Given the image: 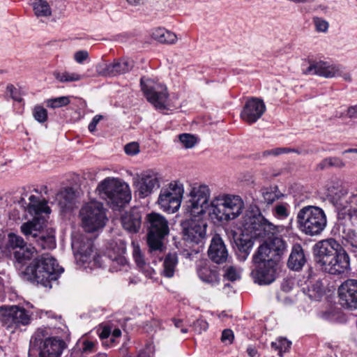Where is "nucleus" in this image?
<instances>
[{
	"mask_svg": "<svg viewBox=\"0 0 357 357\" xmlns=\"http://www.w3.org/2000/svg\"><path fill=\"white\" fill-rule=\"evenodd\" d=\"M313 254L316 264L326 273L340 275L349 269V255L333 238L317 242L313 247Z\"/></svg>",
	"mask_w": 357,
	"mask_h": 357,
	"instance_id": "f257e3e1",
	"label": "nucleus"
},
{
	"mask_svg": "<svg viewBox=\"0 0 357 357\" xmlns=\"http://www.w3.org/2000/svg\"><path fill=\"white\" fill-rule=\"evenodd\" d=\"M63 271L54 257L45 255L35 259L22 273L26 280L50 289L52 282L56 281Z\"/></svg>",
	"mask_w": 357,
	"mask_h": 357,
	"instance_id": "f03ea898",
	"label": "nucleus"
},
{
	"mask_svg": "<svg viewBox=\"0 0 357 357\" xmlns=\"http://www.w3.org/2000/svg\"><path fill=\"white\" fill-rule=\"evenodd\" d=\"M96 191L114 209L123 206L131 199L129 185L114 177L105 178L98 183Z\"/></svg>",
	"mask_w": 357,
	"mask_h": 357,
	"instance_id": "7ed1b4c3",
	"label": "nucleus"
},
{
	"mask_svg": "<svg viewBox=\"0 0 357 357\" xmlns=\"http://www.w3.org/2000/svg\"><path fill=\"white\" fill-rule=\"evenodd\" d=\"M96 191L114 209L123 206L131 199L129 185L114 177L105 178L98 183Z\"/></svg>",
	"mask_w": 357,
	"mask_h": 357,
	"instance_id": "20e7f679",
	"label": "nucleus"
},
{
	"mask_svg": "<svg viewBox=\"0 0 357 357\" xmlns=\"http://www.w3.org/2000/svg\"><path fill=\"white\" fill-rule=\"evenodd\" d=\"M331 202L337 211L338 220H349L357 224V190H350L347 185L329 190Z\"/></svg>",
	"mask_w": 357,
	"mask_h": 357,
	"instance_id": "39448f33",
	"label": "nucleus"
},
{
	"mask_svg": "<svg viewBox=\"0 0 357 357\" xmlns=\"http://www.w3.org/2000/svg\"><path fill=\"white\" fill-rule=\"evenodd\" d=\"M243 209L244 202L241 197L222 194L211 200L210 214L218 221H229L238 218Z\"/></svg>",
	"mask_w": 357,
	"mask_h": 357,
	"instance_id": "423d86ee",
	"label": "nucleus"
},
{
	"mask_svg": "<svg viewBox=\"0 0 357 357\" xmlns=\"http://www.w3.org/2000/svg\"><path fill=\"white\" fill-rule=\"evenodd\" d=\"M326 223L325 212L318 206H304L298 211L296 215L298 229L310 236L320 234L325 229Z\"/></svg>",
	"mask_w": 357,
	"mask_h": 357,
	"instance_id": "0eeeda50",
	"label": "nucleus"
},
{
	"mask_svg": "<svg viewBox=\"0 0 357 357\" xmlns=\"http://www.w3.org/2000/svg\"><path fill=\"white\" fill-rule=\"evenodd\" d=\"M147 243L151 252L162 251L163 239L169 234V229L166 218L158 213H151L146 216Z\"/></svg>",
	"mask_w": 357,
	"mask_h": 357,
	"instance_id": "6e6552de",
	"label": "nucleus"
},
{
	"mask_svg": "<svg viewBox=\"0 0 357 357\" xmlns=\"http://www.w3.org/2000/svg\"><path fill=\"white\" fill-rule=\"evenodd\" d=\"M242 227L251 237L261 238H270L282 229L281 226L275 225L261 214L257 215L252 212H248L243 216Z\"/></svg>",
	"mask_w": 357,
	"mask_h": 357,
	"instance_id": "1a4fd4ad",
	"label": "nucleus"
},
{
	"mask_svg": "<svg viewBox=\"0 0 357 357\" xmlns=\"http://www.w3.org/2000/svg\"><path fill=\"white\" fill-rule=\"evenodd\" d=\"M43 225L40 220L33 219L21 226V231L29 241L35 242L41 249L52 250L56 246L54 230H42Z\"/></svg>",
	"mask_w": 357,
	"mask_h": 357,
	"instance_id": "9d476101",
	"label": "nucleus"
},
{
	"mask_svg": "<svg viewBox=\"0 0 357 357\" xmlns=\"http://www.w3.org/2000/svg\"><path fill=\"white\" fill-rule=\"evenodd\" d=\"M211 190L207 185L202 184L193 186L188 197L185 207V213L188 216L201 217L206 213L209 206Z\"/></svg>",
	"mask_w": 357,
	"mask_h": 357,
	"instance_id": "9b49d317",
	"label": "nucleus"
},
{
	"mask_svg": "<svg viewBox=\"0 0 357 357\" xmlns=\"http://www.w3.org/2000/svg\"><path fill=\"white\" fill-rule=\"evenodd\" d=\"M79 216L82 227L89 233L102 228L107 221L103 205L97 201L84 204L79 211Z\"/></svg>",
	"mask_w": 357,
	"mask_h": 357,
	"instance_id": "f8f14e48",
	"label": "nucleus"
},
{
	"mask_svg": "<svg viewBox=\"0 0 357 357\" xmlns=\"http://www.w3.org/2000/svg\"><path fill=\"white\" fill-rule=\"evenodd\" d=\"M142 90L147 100L158 110L167 109L169 94L164 84L151 79L141 78Z\"/></svg>",
	"mask_w": 357,
	"mask_h": 357,
	"instance_id": "ddd939ff",
	"label": "nucleus"
},
{
	"mask_svg": "<svg viewBox=\"0 0 357 357\" xmlns=\"http://www.w3.org/2000/svg\"><path fill=\"white\" fill-rule=\"evenodd\" d=\"M93 241L87 235L77 234L73 236L72 248L77 262L82 265L93 262L101 266L100 256L93 254Z\"/></svg>",
	"mask_w": 357,
	"mask_h": 357,
	"instance_id": "4468645a",
	"label": "nucleus"
},
{
	"mask_svg": "<svg viewBox=\"0 0 357 357\" xmlns=\"http://www.w3.org/2000/svg\"><path fill=\"white\" fill-rule=\"evenodd\" d=\"M184 189L182 184L172 182L161 189L158 202L160 208L169 213L176 212L181 206Z\"/></svg>",
	"mask_w": 357,
	"mask_h": 357,
	"instance_id": "2eb2a0df",
	"label": "nucleus"
},
{
	"mask_svg": "<svg viewBox=\"0 0 357 357\" xmlns=\"http://www.w3.org/2000/svg\"><path fill=\"white\" fill-rule=\"evenodd\" d=\"M305 75H316L325 78L341 77L345 81L351 82V74L344 67L338 64H332L324 61H310L309 66L303 70Z\"/></svg>",
	"mask_w": 357,
	"mask_h": 357,
	"instance_id": "dca6fc26",
	"label": "nucleus"
},
{
	"mask_svg": "<svg viewBox=\"0 0 357 357\" xmlns=\"http://www.w3.org/2000/svg\"><path fill=\"white\" fill-rule=\"evenodd\" d=\"M188 217L181 222L184 239L190 243H202L206 236V220L203 219V216Z\"/></svg>",
	"mask_w": 357,
	"mask_h": 357,
	"instance_id": "f3484780",
	"label": "nucleus"
},
{
	"mask_svg": "<svg viewBox=\"0 0 357 357\" xmlns=\"http://www.w3.org/2000/svg\"><path fill=\"white\" fill-rule=\"evenodd\" d=\"M1 321L3 325L11 332L21 326H26L31 322V315L23 307L12 305L2 309Z\"/></svg>",
	"mask_w": 357,
	"mask_h": 357,
	"instance_id": "a211bd4d",
	"label": "nucleus"
},
{
	"mask_svg": "<svg viewBox=\"0 0 357 357\" xmlns=\"http://www.w3.org/2000/svg\"><path fill=\"white\" fill-rule=\"evenodd\" d=\"M126 248L123 240L118 238L112 240L107 247L106 256L110 261L109 270L112 272H117L126 269L128 262L124 257Z\"/></svg>",
	"mask_w": 357,
	"mask_h": 357,
	"instance_id": "6ab92c4d",
	"label": "nucleus"
},
{
	"mask_svg": "<svg viewBox=\"0 0 357 357\" xmlns=\"http://www.w3.org/2000/svg\"><path fill=\"white\" fill-rule=\"evenodd\" d=\"M133 187L140 198H145L160 187V176L153 170L143 172L134 178Z\"/></svg>",
	"mask_w": 357,
	"mask_h": 357,
	"instance_id": "aec40b11",
	"label": "nucleus"
},
{
	"mask_svg": "<svg viewBox=\"0 0 357 357\" xmlns=\"http://www.w3.org/2000/svg\"><path fill=\"white\" fill-rule=\"evenodd\" d=\"M134 62L128 58H121L114 60L112 63L98 65L97 72L99 75L104 77H115L128 73L132 70Z\"/></svg>",
	"mask_w": 357,
	"mask_h": 357,
	"instance_id": "412c9836",
	"label": "nucleus"
},
{
	"mask_svg": "<svg viewBox=\"0 0 357 357\" xmlns=\"http://www.w3.org/2000/svg\"><path fill=\"white\" fill-rule=\"evenodd\" d=\"M338 296L342 306L357 309V280H345L338 288Z\"/></svg>",
	"mask_w": 357,
	"mask_h": 357,
	"instance_id": "4be33fe9",
	"label": "nucleus"
},
{
	"mask_svg": "<svg viewBox=\"0 0 357 357\" xmlns=\"http://www.w3.org/2000/svg\"><path fill=\"white\" fill-rule=\"evenodd\" d=\"M266 111V106L262 100L257 98L248 99L241 112V118L251 124L259 119Z\"/></svg>",
	"mask_w": 357,
	"mask_h": 357,
	"instance_id": "5701e85b",
	"label": "nucleus"
},
{
	"mask_svg": "<svg viewBox=\"0 0 357 357\" xmlns=\"http://www.w3.org/2000/svg\"><path fill=\"white\" fill-rule=\"evenodd\" d=\"M274 260H268L265 264H254L255 268L252 275L256 282L259 284H269L275 280V266Z\"/></svg>",
	"mask_w": 357,
	"mask_h": 357,
	"instance_id": "b1692460",
	"label": "nucleus"
},
{
	"mask_svg": "<svg viewBox=\"0 0 357 357\" xmlns=\"http://www.w3.org/2000/svg\"><path fill=\"white\" fill-rule=\"evenodd\" d=\"M208 255L211 260L216 264H222L227 261L229 256L228 251L219 235L215 234L212 238L208 250Z\"/></svg>",
	"mask_w": 357,
	"mask_h": 357,
	"instance_id": "393cba45",
	"label": "nucleus"
},
{
	"mask_svg": "<svg viewBox=\"0 0 357 357\" xmlns=\"http://www.w3.org/2000/svg\"><path fill=\"white\" fill-rule=\"evenodd\" d=\"M66 347L65 342L57 337L46 338L38 349L40 357H60Z\"/></svg>",
	"mask_w": 357,
	"mask_h": 357,
	"instance_id": "a878e982",
	"label": "nucleus"
},
{
	"mask_svg": "<svg viewBox=\"0 0 357 357\" xmlns=\"http://www.w3.org/2000/svg\"><path fill=\"white\" fill-rule=\"evenodd\" d=\"M141 214L137 210L126 213L121 218L123 227L131 233H137L141 226Z\"/></svg>",
	"mask_w": 357,
	"mask_h": 357,
	"instance_id": "bb28decb",
	"label": "nucleus"
},
{
	"mask_svg": "<svg viewBox=\"0 0 357 357\" xmlns=\"http://www.w3.org/2000/svg\"><path fill=\"white\" fill-rule=\"evenodd\" d=\"M305 263V257L301 245H294L288 260V266L295 271L300 270Z\"/></svg>",
	"mask_w": 357,
	"mask_h": 357,
	"instance_id": "cd10ccee",
	"label": "nucleus"
},
{
	"mask_svg": "<svg viewBox=\"0 0 357 357\" xmlns=\"http://www.w3.org/2000/svg\"><path fill=\"white\" fill-rule=\"evenodd\" d=\"M29 200V203L25 207V210L30 214L38 215L41 213H50L51 209L47 205L45 201H40L38 198L34 195H31Z\"/></svg>",
	"mask_w": 357,
	"mask_h": 357,
	"instance_id": "c85d7f7f",
	"label": "nucleus"
},
{
	"mask_svg": "<svg viewBox=\"0 0 357 357\" xmlns=\"http://www.w3.org/2000/svg\"><path fill=\"white\" fill-rule=\"evenodd\" d=\"M151 37L160 43L174 44L177 41V36L174 33L162 27L154 29L151 32Z\"/></svg>",
	"mask_w": 357,
	"mask_h": 357,
	"instance_id": "c756f323",
	"label": "nucleus"
},
{
	"mask_svg": "<svg viewBox=\"0 0 357 357\" xmlns=\"http://www.w3.org/2000/svg\"><path fill=\"white\" fill-rule=\"evenodd\" d=\"M268 260H274L277 263V259L275 258L274 255L270 251L268 246L264 243L261 245L252 256V263L254 264H265Z\"/></svg>",
	"mask_w": 357,
	"mask_h": 357,
	"instance_id": "7c9ffc66",
	"label": "nucleus"
},
{
	"mask_svg": "<svg viewBox=\"0 0 357 357\" xmlns=\"http://www.w3.org/2000/svg\"><path fill=\"white\" fill-rule=\"evenodd\" d=\"M237 247L236 255L238 259L244 261L248 258L253 246V242L250 238H238L236 240Z\"/></svg>",
	"mask_w": 357,
	"mask_h": 357,
	"instance_id": "2f4dec72",
	"label": "nucleus"
},
{
	"mask_svg": "<svg viewBox=\"0 0 357 357\" xmlns=\"http://www.w3.org/2000/svg\"><path fill=\"white\" fill-rule=\"evenodd\" d=\"M178 264V256L176 253H169L165 257L163 261V276L170 278L174 275Z\"/></svg>",
	"mask_w": 357,
	"mask_h": 357,
	"instance_id": "473e14b6",
	"label": "nucleus"
},
{
	"mask_svg": "<svg viewBox=\"0 0 357 357\" xmlns=\"http://www.w3.org/2000/svg\"><path fill=\"white\" fill-rule=\"evenodd\" d=\"M265 243L268 246L270 251L274 255L278 261L287 251V243L282 238L274 237L268 243Z\"/></svg>",
	"mask_w": 357,
	"mask_h": 357,
	"instance_id": "72a5a7b5",
	"label": "nucleus"
},
{
	"mask_svg": "<svg viewBox=\"0 0 357 357\" xmlns=\"http://www.w3.org/2000/svg\"><path fill=\"white\" fill-rule=\"evenodd\" d=\"M197 273L199 278L205 282L215 284L219 282L218 273L215 268L204 266L198 268Z\"/></svg>",
	"mask_w": 357,
	"mask_h": 357,
	"instance_id": "f704fd0d",
	"label": "nucleus"
},
{
	"mask_svg": "<svg viewBox=\"0 0 357 357\" xmlns=\"http://www.w3.org/2000/svg\"><path fill=\"white\" fill-rule=\"evenodd\" d=\"M36 255V249L31 245L20 248L14 252L15 258L20 264H25Z\"/></svg>",
	"mask_w": 357,
	"mask_h": 357,
	"instance_id": "c9c22d12",
	"label": "nucleus"
},
{
	"mask_svg": "<svg viewBox=\"0 0 357 357\" xmlns=\"http://www.w3.org/2000/svg\"><path fill=\"white\" fill-rule=\"evenodd\" d=\"M76 197L75 191L72 188H66L60 191L56 196L59 204L63 208L69 207Z\"/></svg>",
	"mask_w": 357,
	"mask_h": 357,
	"instance_id": "e433bc0d",
	"label": "nucleus"
},
{
	"mask_svg": "<svg viewBox=\"0 0 357 357\" xmlns=\"http://www.w3.org/2000/svg\"><path fill=\"white\" fill-rule=\"evenodd\" d=\"M46 338H50L49 337V332L46 328H38L30 340V347L34 349H38L43 345V342Z\"/></svg>",
	"mask_w": 357,
	"mask_h": 357,
	"instance_id": "4c0bfd02",
	"label": "nucleus"
},
{
	"mask_svg": "<svg viewBox=\"0 0 357 357\" xmlns=\"http://www.w3.org/2000/svg\"><path fill=\"white\" fill-rule=\"evenodd\" d=\"M33 9L37 17H49L52 15V8L45 0H36L33 3Z\"/></svg>",
	"mask_w": 357,
	"mask_h": 357,
	"instance_id": "58836bf2",
	"label": "nucleus"
},
{
	"mask_svg": "<svg viewBox=\"0 0 357 357\" xmlns=\"http://www.w3.org/2000/svg\"><path fill=\"white\" fill-rule=\"evenodd\" d=\"M341 237L344 246H351L352 248L357 249V232L354 230L343 227Z\"/></svg>",
	"mask_w": 357,
	"mask_h": 357,
	"instance_id": "ea45409f",
	"label": "nucleus"
},
{
	"mask_svg": "<svg viewBox=\"0 0 357 357\" xmlns=\"http://www.w3.org/2000/svg\"><path fill=\"white\" fill-rule=\"evenodd\" d=\"M289 205L287 203H280L272 208L273 215L278 220H284L289 215Z\"/></svg>",
	"mask_w": 357,
	"mask_h": 357,
	"instance_id": "a19ab883",
	"label": "nucleus"
},
{
	"mask_svg": "<svg viewBox=\"0 0 357 357\" xmlns=\"http://www.w3.org/2000/svg\"><path fill=\"white\" fill-rule=\"evenodd\" d=\"M344 166L345 164L342 159L337 157H328L321 160V162L318 164L317 168L319 169H324L330 167L342 168Z\"/></svg>",
	"mask_w": 357,
	"mask_h": 357,
	"instance_id": "79ce46f5",
	"label": "nucleus"
},
{
	"mask_svg": "<svg viewBox=\"0 0 357 357\" xmlns=\"http://www.w3.org/2000/svg\"><path fill=\"white\" fill-rule=\"evenodd\" d=\"M291 344V342L286 338L280 337L271 343V347L278 351L279 356L282 357L284 353L289 351Z\"/></svg>",
	"mask_w": 357,
	"mask_h": 357,
	"instance_id": "37998d69",
	"label": "nucleus"
},
{
	"mask_svg": "<svg viewBox=\"0 0 357 357\" xmlns=\"http://www.w3.org/2000/svg\"><path fill=\"white\" fill-rule=\"evenodd\" d=\"M55 78L60 82H77L82 79V76L75 73L63 72L54 73Z\"/></svg>",
	"mask_w": 357,
	"mask_h": 357,
	"instance_id": "c03bdc74",
	"label": "nucleus"
},
{
	"mask_svg": "<svg viewBox=\"0 0 357 357\" xmlns=\"http://www.w3.org/2000/svg\"><path fill=\"white\" fill-rule=\"evenodd\" d=\"M133 256L137 266L143 269V271H144L146 276L151 278L154 273V270L149 266H146L139 250H135Z\"/></svg>",
	"mask_w": 357,
	"mask_h": 357,
	"instance_id": "a18cd8bd",
	"label": "nucleus"
},
{
	"mask_svg": "<svg viewBox=\"0 0 357 357\" xmlns=\"http://www.w3.org/2000/svg\"><path fill=\"white\" fill-rule=\"evenodd\" d=\"M69 103H70V100L68 96H61V97L48 99L46 100L47 107L52 108V109L66 106Z\"/></svg>",
	"mask_w": 357,
	"mask_h": 357,
	"instance_id": "49530a36",
	"label": "nucleus"
},
{
	"mask_svg": "<svg viewBox=\"0 0 357 357\" xmlns=\"http://www.w3.org/2000/svg\"><path fill=\"white\" fill-rule=\"evenodd\" d=\"M261 194L264 202L268 204H273L275 200L278 199L282 196V195L277 193V192L272 188L263 189Z\"/></svg>",
	"mask_w": 357,
	"mask_h": 357,
	"instance_id": "de8ad7c7",
	"label": "nucleus"
},
{
	"mask_svg": "<svg viewBox=\"0 0 357 357\" xmlns=\"http://www.w3.org/2000/svg\"><path fill=\"white\" fill-rule=\"evenodd\" d=\"M178 139L185 149H191L197 144V139L192 135L183 133L178 135Z\"/></svg>",
	"mask_w": 357,
	"mask_h": 357,
	"instance_id": "09e8293b",
	"label": "nucleus"
},
{
	"mask_svg": "<svg viewBox=\"0 0 357 357\" xmlns=\"http://www.w3.org/2000/svg\"><path fill=\"white\" fill-rule=\"evenodd\" d=\"M33 116L38 122L45 123L47 120V111L40 105H36L33 109Z\"/></svg>",
	"mask_w": 357,
	"mask_h": 357,
	"instance_id": "8fccbe9b",
	"label": "nucleus"
},
{
	"mask_svg": "<svg viewBox=\"0 0 357 357\" xmlns=\"http://www.w3.org/2000/svg\"><path fill=\"white\" fill-rule=\"evenodd\" d=\"M8 245L13 248L20 249L25 245L24 239L15 234H8Z\"/></svg>",
	"mask_w": 357,
	"mask_h": 357,
	"instance_id": "3c124183",
	"label": "nucleus"
},
{
	"mask_svg": "<svg viewBox=\"0 0 357 357\" xmlns=\"http://www.w3.org/2000/svg\"><path fill=\"white\" fill-rule=\"evenodd\" d=\"M336 116L339 118L347 117L351 119H357V104L349 107L344 112L341 113L340 115L336 114Z\"/></svg>",
	"mask_w": 357,
	"mask_h": 357,
	"instance_id": "603ef678",
	"label": "nucleus"
},
{
	"mask_svg": "<svg viewBox=\"0 0 357 357\" xmlns=\"http://www.w3.org/2000/svg\"><path fill=\"white\" fill-rule=\"evenodd\" d=\"M313 22L317 31L326 32L328 30V23L326 20L319 17H314Z\"/></svg>",
	"mask_w": 357,
	"mask_h": 357,
	"instance_id": "864d4df0",
	"label": "nucleus"
},
{
	"mask_svg": "<svg viewBox=\"0 0 357 357\" xmlns=\"http://www.w3.org/2000/svg\"><path fill=\"white\" fill-rule=\"evenodd\" d=\"M224 277L230 281H235L240 278L239 273L234 266H229L225 270Z\"/></svg>",
	"mask_w": 357,
	"mask_h": 357,
	"instance_id": "5fc2aeb1",
	"label": "nucleus"
},
{
	"mask_svg": "<svg viewBox=\"0 0 357 357\" xmlns=\"http://www.w3.org/2000/svg\"><path fill=\"white\" fill-rule=\"evenodd\" d=\"M7 93H9L10 97L15 101L21 102L22 98L17 88L13 84H8L6 87Z\"/></svg>",
	"mask_w": 357,
	"mask_h": 357,
	"instance_id": "6e6d98bb",
	"label": "nucleus"
},
{
	"mask_svg": "<svg viewBox=\"0 0 357 357\" xmlns=\"http://www.w3.org/2000/svg\"><path fill=\"white\" fill-rule=\"evenodd\" d=\"M124 150L128 155H136L139 151V144L137 142L128 143L125 146Z\"/></svg>",
	"mask_w": 357,
	"mask_h": 357,
	"instance_id": "4d7b16f0",
	"label": "nucleus"
},
{
	"mask_svg": "<svg viewBox=\"0 0 357 357\" xmlns=\"http://www.w3.org/2000/svg\"><path fill=\"white\" fill-rule=\"evenodd\" d=\"M234 333L230 329H225L222 333L221 341L226 344H229L234 340Z\"/></svg>",
	"mask_w": 357,
	"mask_h": 357,
	"instance_id": "13d9d810",
	"label": "nucleus"
},
{
	"mask_svg": "<svg viewBox=\"0 0 357 357\" xmlns=\"http://www.w3.org/2000/svg\"><path fill=\"white\" fill-rule=\"evenodd\" d=\"M193 328L196 332L201 333L208 328V323L204 319H197L193 324Z\"/></svg>",
	"mask_w": 357,
	"mask_h": 357,
	"instance_id": "bf43d9fd",
	"label": "nucleus"
},
{
	"mask_svg": "<svg viewBox=\"0 0 357 357\" xmlns=\"http://www.w3.org/2000/svg\"><path fill=\"white\" fill-rule=\"evenodd\" d=\"M111 335V328L109 327H104L101 332L99 334V337L100 340L102 341V344L104 346H109L107 344V339Z\"/></svg>",
	"mask_w": 357,
	"mask_h": 357,
	"instance_id": "052dcab7",
	"label": "nucleus"
},
{
	"mask_svg": "<svg viewBox=\"0 0 357 357\" xmlns=\"http://www.w3.org/2000/svg\"><path fill=\"white\" fill-rule=\"evenodd\" d=\"M89 58V53L86 50H79L75 53L74 59L78 63H82Z\"/></svg>",
	"mask_w": 357,
	"mask_h": 357,
	"instance_id": "680f3d73",
	"label": "nucleus"
},
{
	"mask_svg": "<svg viewBox=\"0 0 357 357\" xmlns=\"http://www.w3.org/2000/svg\"><path fill=\"white\" fill-rule=\"evenodd\" d=\"M96 345L95 342L86 340L83 342L82 351L86 354L93 353L96 351Z\"/></svg>",
	"mask_w": 357,
	"mask_h": 357,
	"instance_id": "e2e57ef3",
	"label": "nucleus"
},
{
	"mask_svg": "<svg viewBox=\"0 0 357 357\" xmlns=\"http://www.w3.org/2000/svg\"><path fill=\"white\" fill-rule=\"evenodd\" d=\"M103 119V116L102 115H96L92 121H91V123L89 124V126H88V128H89V130L91 132H93L96 130V126L98 125V123L100 122V120H102Z\"/></svg>",
	"mask_w": 357,
	"mask_h": 357,
	"instance_id": "0e129e2a",
	"label": "nucleus"
},
{
	"mask_svg": "<svg viewBox=\"0 0 357 357\" xmlns=\"http://www.w3.org/2000/svg\"><path fill=\"white\" fill-rule=\"evenodd\" d=\"M281 154L280 147L275 148L271 150H266L263 152V156L267 157L269 155L277 156Z\"/></svg>",
	"mask_w": 357,
	"mask_h": 357,
	"instance_id": "69168bd1",
	"label": "nucleus"
},
{
	"mask_svg": "<svg viewBox=\"0 0 357 357\" xmlns=\"http://www.w3.org/2000/svg\"><path fill=\"white\" fill-rule=\"evenodd\" d=\"M247 352L250 357H255L257 354V349L253 347H248L247 349Z\"/></svg>",
	"mask_w": 357,
	"mask_h": 357,
	"instance_id": "338daca9",
	"label": "nucleus"
},
{
	"mask_svg": "<svg viewBox=\"0 0 357 357\" xmlns=\"http://www.w3.org/2000/svg\"><path fill=\"white\" fill-rule=\"evenodd\" d=\"M112 337L114 338H119L121 335V331L119 328H116L113 331L112 333L111 334Z\"/></svg>",
	"mask_w": 357,
	"mask_h": 357,
	"instance_id": "774afa93",
	"label": "nucleus"
}]
</instances>
